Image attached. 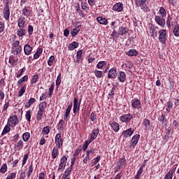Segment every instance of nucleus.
<instances>
[{"instance_id":"nucleus-29","label":"nucleus","mask_w":179,"mask_h":179,"mask_svg":"<svg viewBox=\"0 0 179 179\" xmlns=\"http://www.w3.org/2000/svg\"><path fill=\"white\" fill-rule=\"evenodd\" d=\"M46 108H47V103L45 101L41 103L38 106L39 111L44 112Z\"/></svg>"},{"instance_id":"nucleus-61","label":"nucleus","mask_w":179,"mask_h":179,"mask_svg":"<svg viewBox=\"0 0 179 179\" xmlns=\"http://www.w3.org/2000/svg\"><path fill=\"white\" fill-rule=\"evenodd\" d=\"M27 159H29V155L26 154L24 155V158L22 160V166L26 164V162H27Z\"/></svg>"},{"instance_id":"nucleus-54","label":"nucleus","mask_w":179,"mask_h":179,"mask_svg":"<svg viewBox=\"0 0 179 179\" xmlns=\"http://www.w3.org/2000/svg\"><path fill=\"white\" fill-rule=\"evenodd\" d=\"M43 134H44L45 135H48L50 134V127L46 126L45 127H44L43 129Z\"/></svg>"},{"instance_id":"nucleus-38","label":"nucleus","mask_w":179,"mask_h":179,"mask_svg":"<svg viewBox=\"0 0 179 179\" xmlns=\"http://www.w3.org/2000/svg\"><path fill=\"white\" fill-rule=\"evenodd\" d=\"M173 34L176 37H179V25L173 27Z\"/></svg>"},{"instance_id":"nucleus-7","label":"nucleus","mask_w":179,"mask_h":179,"mask_svg":"<svg viewBox=\"0 0 179 179\" xmlns=\"http://www.w3.org/2000/svg\"><path fill=\"white\" fill-rule=\"evenodd\" d=\"M159 41L162 44H164L166 43V34H167V31L165 29H161L159 31Z\"/></svg>"},{"instance_id":"nucleus-48","label":"nucleus","mask_w":179,"mask_h":179,"mask_svg":"<svg viewBox=\"0 0 179 179\" xmlns=\"http://www.w3.org/2000/svg\"><path fill=\"white\" fill-rule=\"evenodd\" d=\"M61 85V73H59L57 80H56V86H57V89H58V87H59Z\"/></svg>"},{"instance_id":"nucleus-8","label":"nucleus","mask_w":179,"mask_h":179,"mask_svg":"<svg viewBox=\"0 0 179 179\" xmlns=\"http://www.w3.org/2000/svg\"><path fill=\"white\" fill-rule=\"evenodd\" d=\"M131 106L133 108H136L137 110L142 108V103H141V101H139V99H134L131 100Z\"/></svg>"},{"instance_id":"nucleus-46","label":"nucleus","mask_w":179,"mask_h":179,"mask_svg":"<svg viewBox=\"0 0 179 179\" xmlns=\"http://www.w3.org/2000/svg\"><path fill=\"white\" fill-rule=\"evenodd\" d=\"M44 112L41 111V110H38V113L36 115V120L37 121H40L42 120L43 118V114Z\"/></svg>"},{"instance_id":"nucleus-60","label":"nucleus","mask_w":179,"mask_h":179,"mask_svg":"<svg viewBox=\"0 0 179 179\" xmlns=\"http://www.w3.org/2000/svg\"><path fill=\"white\" fill-rule=\"evenodd\" d=\"M34 30V29L33 28V26H31V25L28 26V33H29V36H31V34H33Z\"/></svg>"},{"instance_id":"nucleus-25","label":"nucleus","mask_w":179,"mask_h":179,"mask_svg":"<svg viewBox=\"0 0 179 179\" xmlns=\"http://www.w3.org/2000/svg\"><path fill=\"white\" fill-rule=\"evenodd\" d=\"M171 166H173L168 173H170V174L173 176V174L176 173V170L177 169V166H178V164H176L175 162H171Z\"/></svg>"},{"instance_id":"nucleus-39","label":"nucleus","mask_w":179,"mask_h":179,"mask_svg":"<svg viewBox=\"0 0 179 179\" xmlns=\"http://www.w3.org/2000/svg\"><path fill=\"white\" fill-rule=\"evenodd\" d=\"M143 124L145 127V130L148 131V129L150 127V121L148 119H145Z\"/></svg>"},{"instance_id":"nucleus-24","label":"nucleus","mask_w":179,"mask_h":179,"mask_svg":"<svg viewBox=\"0 0 179 179\" xmlns=\"http://www.w3.org/2000/svg\"><path fill=\"white\" fill-rule=\"evenodd\" d=\"M59 152H58V147H54L52 151V159H57L58 157Z\"/></svg>"},{"instance_id":"nucleus-4","label":"nucleus","mask_w":179,"mask_h":179,"mask_svg":"<svg viewBox=\"0 0 179 179\" xmlns=\"http://www.w3.org/2000/svg\"><path fill=\"white\" fill-rule=\"evenodd\" d=\"M155 20L156 23H157V24L160 26V27H164V26H166V20L164 17L156 15L155 17Z\"/></svg>"},{"instance_id":"nucleus-14","label":"nucleus","mask_w":179,"mask_h":179,"mask_svg":"<svg viewBox=\"0 0 179 179\" xmlns=\"http://www.w3.org/2000/svg\"><path fill=\"white\" fill-rule=\"evenodd\" d=\"M31 51H33V48L30 46L29 44H26L24 46V52L25 55H30L31 54Z\"/></svg>"},{"instance_id":"nucleus-30","label":"nucleus","mask_w":179,"mask_h":179,"mask_svg":"<svg viewBox=\"0 0 179 179\" xmlns=\"http://www.w3.org/2000/svg\"><path fill=\"white\" fill-rule=\"evenodd\" d=\"M159 13L160 15V17H164V16H166V15H167V12H166V9H164V7H161L159 10Z\"/></svg>"},{"instance_id":"nucleus-10","label":"nucleus","mask_w":179,"mask_h":179,"mask_svg":"<svg viewBox=\"0 0 179 179\" xmlns=\"http://www.w3.org/2000/svg\"><path fill=\"white\" fill-rule=\"evenodd\" d=\"M80 110V103L78 102V99L74 98L73 111L74 113H76Z\"/></svg>"},{"instance_id":"nucleus-41","label":"nucleus","mask_w":179,"mask_h":179,"mask_svg":"<svg viewBox=\"0 0 179 179\" xmlns=\"http://www.w3.org/2000/svg\"><path fill=\"white\" fill-rule=\"evenodd\" d=\"M15 148L17 149V150H20L23 149V141L20 140L17 142Z\"/></svg>"},{"instance_id":"nucleus-28","label":"nucleus","mask_w":179,"mask_h":179,"mask_svg":"<svg viewBox=\"0 0 179 179\" xmlns=\"http://www.w3.org/2000/svg\"><path fill=\"white\" fill-rule=\"evenodd\" d=\"M43 52V48H40L38 49L34 55V59H38Z\"/></svg>"},{"instance_id":"nucleus-22","label":"nucleus","mask_w":179,"mask_h":179,"mask_svg":"<svg viewBox=\"0 0 179 179\" xmlns=\"http://www.w3.org/2000/svg\"><path fill=\"white\" fill-rule=\"evenodd\" d=\"M110 125L115 132H118V131H120V124H118V123L111 122L110 123Z\"/></svg>"},{"instance_id":"nucleus-43","label":"nucleus","mask_w":179,"mask_h":179,"mask_svg":"<svg viewBox=\"0 0 179 179\" xmlns=\"http://www.w3.org/2000/svg\"><path fill=\"white\" fill-rule=\"evenodd\" d=\"M25 117L28 122H30L31 120V110H27L26 113Z\"/></svg>"},{"instance_id":"nucleus-35","label":"nucleus","mask_w":179,"mask_h":179,"mask_svg":"<svg viewBox=\"0 0 179 179\" xmlns=\"http://www.w3.org/2000/svg\"><path fill=\"white\" fill-rule=\"evenodd\" d=\"M22 139L24 142H27V141H29V139H30V133L29 132H25L23 135H22Z\"/></svg>"},{"instance_id":"nucleus-42","label":"nucleus","mask_w":179,"mask_h":179,"mask_svg":"<svg viewBox=\"0 0 179 179\" xmlns=\"http://www.w3.org/2000/svg\"><path fill=\"white\" fill-rule=\"evenodd\" d=\"M90 143H92V141H85L83 145V150L84 152H86V149H87V147L89 146V145H90Z\"/></svg>"},{"instance_id":"nucleus-16","label":"nucleus","mask_w":179,"mask_h":179,"mask_svg":"<svg viewBox=\"0 0 179 179\" xmlns=\"http://www.w3.org/2000/svg\"><path fill=\"white\" fill-rule=\"evenodd\" d=\"M141 136L139 134H136L133 136L131 141V145L130 146H136V145L138 144V141H139V138Z\"/></svg>"},{"instance_id":"nucleus-62","label":"nucleus","mask_w":179,"mask_h":179,"mask_svg":"<svg viewBox=\"0 0 179 179\" xmlns=\"http://www.w3.org/2000/svg\"><path fill=\"white\" fill-rule=\"evenodd\" d=\"M99 162H100V156H98L94 159V161L92 162L93 166L97 164V163H99Z\"/></svg>"},{"instance_id":"nucleus-52","label":"nucleus","mask_w":179,"mask_h":179,"mask_svg":"<svg viewBox=\"0 0 179 179\" xmlns=\"http://www.w3.org/2000/svg\"><path fill=\"white\" fill-rule=\"evenodd\" d=\"M60 163L62 164L66 165V163H68V157H66V156H63L60 159Z\"/></svg>"},{"instance_id":"nucleus-58","label":"nucleus","mask_w":179,"mask_h":179,"mask_svg":"<svg viewBox=\"0 0 179 179\" xmlns=\"http://www.w3.org/2000/svg\"><path fill=\"white\" fill-rule=\"evenodd\" d=\"M38 79V76L34 75L31 79V85H34V83H36L37 80Z\"/></svg>"},{"instance_id":"nucleus-27","label":"nucleus","mask_w":179,"mask_h":179,"mask_svg":"<svg viewBox=\"0 0 179 179\" xmlns=\"http://www.w3.org/2000/svg\"><path fill=\"white\" fill-rule=\"evenodd\" d=\"M26 34V29L24 28H20L17 31V35L19 37H23Z\"/></svg>"},{"instance_id":"nucleus-55","label":"nucleus","mask_w":179,"mask_h":179,"mask_svg":"<svg viewBox=\"0 0 179 179\" xmlns=\"http://www.w3.org/2000/svg\"><path fill=\"white\" fill-rule=\"evenodd\" d=\"M94 74L96 76V78H100L103 76V72H101V71L96 70L94 71Z\"/></svg>"},{"instance_id":"nucleus-13","label":"nucleus","mask_w":179,"mask_h":179,"mask_svg":"<svg viewBox=\"0 0 179 179\" xmlns=\"http://www.w3.org/2000/svg\"><path fill=\"white\" fill-rule=\"evenodd\" d=\"M122 9H124V7L121 3H117L113 7V10L116 12H122Z\"/></svg>"},{"instance_id":"nucleus-56","label":"nucleus","mask_w":179,"mask_h":179,"mask_svg":"<svg viewBox=\"0 0 179 179\" xmlns=\"http://www.w3.org/2000/svg\"><path fill=\"white\" fill-rule=\"evenodd\" d=\"M171 20H172L171 16L169 15L166 20V25H167V27H169V29L171 27V24L170 22H171Z\"/></svg>"},{"instance_id":"nucleus-53","label":"nucleus","mask_w":179,"mask_h":179,"mask_svg":"<svg viewBox=\"0 0 179 179\" xmlns=\"http://www.w3.org/2000/svg\"><path fill=\"white\" fill-rule=\"evenodd\" d=\"M71 173H72V167L70 166L69 168H67L66 169L64 175L66 176V177H68V176H69V174H71Z\"/></svg>"},{"instance_id":"nucleus-37","label":"nucleus","mask_w":179,"mask_h":179,"mask_svg":"<svg viewBox=\"0 0 179 179\" xmlns=\"http://www.w3.org/2000/svg\"><path fill=\"white\" fill-rule=\"evenodd\" d=\"M125 158H120L119 161L117 162V166H119V169H121L124 164H125Z\"/></svg>"},{"instance_id":"nucleus-26","label":"nucleus","mask_w":179,"mask_h":179,"mask_svg":"<svg viewBox=\"0 0 179 179\" xmlns=\"http://www.w3.org/2000/svg\"><path fill=\"white\" fill-rule=\"evenodd\" d=\"M79 31H80V27H76L71 31V34L73 37H76Z\"/></svg>"},{"instance_id":"nucleus-18","label":"nucleus","mask_w":179,"mask_h":179,"mask_svg":"<svg viewBox=\"0 0 179 179\" xmlns=\"http://www.w3.org/2000/svg\"><path fill=\"white\" fill-rule=\"evenodd\" d=\"M22 52V46L18 48H11V54L13 55H19Z\"/></svg>"},{"instance_id":"nucleus-23","label":"nucleus","mask_w":179,"mask_h":179,"mask_svg":"<svg viewBox=\"0 0 179 179\" xmlns=\"http://www.w3.org/2000/svg\"><path fill=\"white\" fill-rule=\"evenodd\" d=\"M127 55L129 57H136L138 55V51L134 49H131L127 52Z\"/></svg>"},{"instance_id":"nucleus-63","label":"nucleus","mask_w":179,"mask_h":179,"mask_svg":"<svg viewBox=\"0 0 179 179\" xmlns=\"http://www.w3.org/2000/svg\"><path fill=\"white\" fill-rule=\"evenodd\" d=\"M16 178V173H11L10 174V176H8L6 179H13V178Z\"/></svg>"},{"instance_id":"nucleus-17","label":"nucleus","mask_w":179,"mask_h":179,"mask_svg":"<svg viewBox=\"0 0 179 179\" xmlns=\"http://www.w3.org/2000/svg\"><path fill=\"white\" fill-rule=\"evenodd\" d=\"M79 47V43L76 41H73V43H70L68 46L69 51H73L76 48Z\"/></svg>"},{"instance_id":"nucleus-19","label":"nucleus","mask_w":179,"mask_h":179,"mask_svg":"<svg viewBox=\"0 0 179 179\" xmlns=\"http://www.w3.org/2000/svg\"><path fill=\"white\" fill-rule=\"evenodd\" d=\"M24 20V17H22L17 20L18 27H20V29H24V24L26 23Z\"/></svg>"},{"instance_id":"nucleus-51","label":"nucleus","mask_w":179,"mask_h":179,"mask_svg":"<svg viewBox=\"0 0 179 179\" xmlns=\"http://www.w3.org/2000/svg\"><path fill=\"white\" fill-rule=\"evenodd\" d=\"M65 124V121L61 120L59 122V128L57 129L59 131H61L62 129H64V125Z\"/></svg>"},{"instance_id":"nucleus-50","label":"nucleus","mask_w":179,"mask_h":179,"mask_svg":"<svg viewBox=\"0 0 179 179\" xmlns=\"http://www.w3.org/2000/svg\"><path fill=\"white\" fill-rule=\"evenodd\" d=\"M26 92V87H22L20 90L18 92V96L19 97H22L23 94H24V92Z\"/></svg>"},{"instance_id":"nucleus-64","label":"nucleus","mask_w":179,"mask_h":179,"mask_svg":"<svg viewBox=\"0 0 179 179\" xmlns=\"http://www.w3.org/2000/svg\"><path fill=\"white\" fill-rule=\"evenodd\" d=\"M164 179H173V175L168 172Z\"/></svg>"},{"instance_id":"nucleus-15","label":"nucleus","mask_w":179,"mask_h":179,"mask_svg":"<svg viewBox=\"0 0 179 179\" xmlns=\"http://www.w3.org/2000/svg\"><path fill=\"white\" fill-rule=\"evenodd\" d=\"M71 110H72V103H69L66 110V113L64 116V121H68V117H69V114H71Z\"/></svg>"},{"instance_id":"nucleus-31","label":"nucleus","mask_w":179,"mask_h":179,"mask_svg":"<svg viewBox=\"0 0 179 179\" xmlns=\"http://www.w3.org/2000/svg\"><path fill=\"white\" fill-rule=\"evenodd\" d=\"M127 28L122 27L119 29L118 34H120V36H124V34H127Z\"/></svg>"},{"instance_id":"nucleus-57","label":"nucleus","mask_w":179,"mask_h":179,"mask_svg":"<svg viewBox=\"0 0 179 179\" xmlns=\"http://www.w3.org/2000/svg\"><path fill=\"white\" fill-rule=\"evenodd\" d=\"M66 166V165H65V164L60 163L59 165L58 171H64V170H65Z\"/></svg>"},{"instance_id":"nucleus-44","label":"nucleus","mask_w":179,"mask_h":179,"mask_svg":"<svg viewBox=\"0 0 179 179\" xmlns=\"http://www.w3.org/2000/svg\"><path fill=\"white\" fill-rule=\"evenodd\" d=\"M6 170H8V166L6 164H3L0 169V173L4 174V173H6Z\"/></svg>"},{"instance_id":"nucleus-21","label":"nucleus","mask_w":179,"mask_h":179,"mask_svg":"<svg viewBox=\"0 0 179 179\" xmlns=\"http://www.w3.org/2000/svg\"><path fill=\"white\" fill-rule=\"evenodd\" d=\"M99 135V129H94L92 131V134H91V138H90V142H93L96 138H97V136Z\"/></svg>"},{"instance_id":"nucleus-3","label":"nucleus","mask_w":179,"mask_h":179,"mask_svg":"<svg viewBox=\"0 0 179 179\" xmlns=\"http://www.w3.org/2000/svg\"><path fill=\"white\" fill-rule=\"evenodd\" d=\"M55 144L59 149H61L64 145V139H62L60 133L57 134L55 136Z\"/></svg>"},{"instance_id":"nucleus-47","label":"nucleus","mask_w":179,"mask_h":179,"mask_svg":"<svg viewBox=\"0 0 179 179\" xmlns=\"http://www.w3.org/2000/svg\"><path fill=\"white\" fill-rule=\"evenodd\" d=\"M19 47H22L20 45V42L19 41H14L12 44V48H16Z\"/></svg>"},{"instance_id":"nucleus-36","label":"nucleus","mask_w":179,"mask_h":179,"mask_svg":"<svg viewBox=\"0 0 179 179\" xmlns=\"http://www.w3.org/2000/svg\"><path fill=\"white\" fill-rule=\"evenodd\" d=\"M36 103V99L34 98H31L29 101V102L25 104V107L26 108H29L30 106H31V104Z\"/></svg>"},{"instance_id":"nucleus-20","label":"nucleus","mask_w":179,"mask_h":179,"mask_svg":"<svg viewBox=\"0 0 179 179\" xmlns=\"http://www.w3.org/2000/svg\"><path fill=\"white\" fill-rule=\"evenodd\" d=\"M96 20L98 22V23H99V24H107L108 23V20H107V19H106V17H98L96 18Z\"/></svg>"},{"instance_id":"nucleus-11","label":"nucleus","mask_w":179,"mask_h":179,"mask_svg":"<svg viewBox=\"0 0 179 179\" xmlns=\"http://www.w3.org/2000/svg\"><path fill=\"white\" fill-rule=\"evenodd\" d=\"M117 79L123 83V82H125L127 80V74H125V72L124 71H120L117 75Z\"/></svg>"},{"instance_id":"nucleus-2","label":"nucleus","mask_w":179,"mask_h":179,"mask_svg":"<svg viewBox=\"0 0 179 179\" xmlns=\"http://www.w3.org/2000/svg\"><path fill=\"white\" fill-rule=\"evenodd\" d=\"M4 19L9 20V16H10V9L9 8V2H6L3 10Z\"/></svg>"},{"instance_id":"nucleus-5","label":"nucleus","mask_w":179,"mask_h":179,"mask_svg":"<svg viewBox=\"0 0 179 179\" xmlns=\"http://www.w3.org/2000/svg\"><path fill=\"white\" fill-rule=\"evenodd\" d=\"M19 122V119H17V115L10 116L8 120V125L9 127H13Z\"/></svg>"},{"instance_id":"nucleus-40","label":"nucleus","mask_w":179,"mask_h":179,"mask_svg":"<svg viewBox=\"0 0 179 179\" xmlns=\"http://www.w3.org/2000/svg\"><path fill=\"white\" fill-rule=\"evenodd\" d=\"M32 173H33V162L31 163V164L29 167V170L27 173V176L28 178H30V176H31Z\"/></svg>"},{"instance_id":"nucleus-9","label":"nucleus","mask_w":179,"mask_h":179,"mask_svg":"<svg viewBox=\"0 0 179 179\" xmlns=\"http://www.w3.org/2000/svg\"><path fill=\"white\" fill-rule=\"evenodd\" d=\"M134 132H135V130L132 129V128H129V129L124 131L122 135L124 138H129V136H132Z\"/></svg>"},{"instance_id":"nucleus-1","label":"nucleus","mask_w":179,"mask_h":179,"mask_svg":"<svg viewBox=\"0 0 179 179\" xmlns=\"http://www.w3.org/2000/svg\"><path fill=\"white\" fill-rule=\"evenodd\" d=\"M148 0H135V4L137 8H141L144 12H148L149 8L146 6V1Z\"/></svg>"},{"instance_id":"nucleus-45","label":"nucleus","mask_w":179,"mask_h":179,"mask_svg":"<svg viewBox=\"0 0 179 179\" xmlns=\"http://www.w3.org/2000/svg\"><path fill=\"white\" fill-rule=\"evenodd\" d=\"M106 64H107V62L106 61L99 62L96 65V68H98L99 69H101V68H103L104 65H106Z\"/></svg>"},{"instance_id":"nucleus-59","label":"nucleus","mask_w":179,"mask_h":179,"mask_svg":"<svg viewBox=\"0 0 179 179\" xmlns=\"http://www.w3.org/2000/svg\"><path fill=\"white\" fill-rule=\"evenodd\" d=\"M83 51L82 50H80L78 51H77L76 53V57H77V59L79 61V59H80V58H82V54H83Z\"/></svg>"},{"instance_id":"nucleus-6","label":"nucleus","mask_w":179,"mask_h":179,"mask_svg":"<svg viewBox=\"0 0 179 179\" xmlns=\"http://www.w3.org/2000/svg\"><path fill=\"white\" fill-rule=\"evenodd\" d=\"M132 118H134V115L129 113V114H126L120 116V120L122 122H129V121H131Z\"/></svg>"},{"instance_id":"nucleus-33","label":"nucleus","mask_w":179,"mask_h":179,"mask_svg":"<svg viewBox=\"0 0 179 179\" xmlns=\"http://www.w3.org/2000/svg\"><path fill=\"white\" fill-rule=\"evenodd\" d=\"M143 166H140L139 170L138 171L136 175L135 176V179L141 178V176H142V173H143V169H142Z\"/></svg>"},{"instance_id":"nucleus-49","label":"nucleus","mask_w":179,"mask_h":179,"mask_svg":"<svg viewBox=\"0 0 179 179\" xmlns=\"http://www.w3.org/2000/svg\"><path fill=\"white\" fill-rule=\"evenodd\" d=\"M55 59V57L53 55L50 56V57L48 61V65H49V66H52V64H54Z\"/></svg>"},{"instance_id":"nucleus-34","label":"nucleus","mask_w":179,"mask_h":179,"mask_svg":"<svg viewBox=\"0 0 179 179\" xmlns=\"http://www.w3.org/2000/svg\"><path fill=\"white\" fill-rule=\"evenodd\" d=\"M9 124H6L3 128V130L1 133V135L3 136L5 134H8V132H10V127H9Z\"/></svg>"},{"instance_id":"nucleus-32","label":"nucleus","mask_w":179,"mask_h":179,"mask_svg":"<svg viewBox=\"0 0 179 179\" xmlns=\"http://www.w3.org/2000/svg\"><path fill=\"white\" fill-rule=\"evenodd\" d=\"M22 15H24V16H26V17H29V16L31 15V12L27 10V8L25 7L22 10Z\"/></svg>"},{"instance_id":"nucleus-12","label":"nucleus","mask_w":179,"mask_h":179,"mask_svg":"<svg viewBox=\"0 0 179 179\" xmlns=\"http://www.w3.org/2000/svg\"><path fill=\"white\" fill-rule=\"evenodd\" d=\"M108 78L109 79H115L117 78V70L114 68H112L108 71Z\"/></svg>"}]
</instances>
